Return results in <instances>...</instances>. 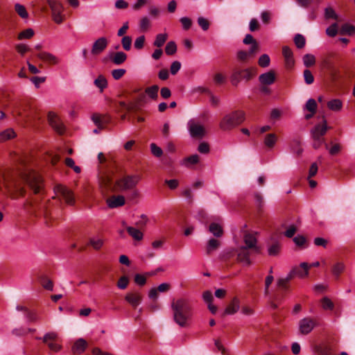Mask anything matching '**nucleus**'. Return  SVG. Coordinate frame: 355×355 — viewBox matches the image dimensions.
<instances>
[{"label": "nucleus", "mask_w": 355, "mask_h": 355, "mask_svg": "<svg viewBox=\"0 0 355 355\" xmlns=\"http://www.w3.org/2000/svg\"><path fill=\"white\" fill-rule=\"evenodd\" d=\"M270 59L268 54H263L258 60L259 65L261 67H267L270 65Z\"/></svg>", "instance_id": "a18cd8bd"}, {"label": "nucleus", "mask_w": 355, "mask_h": 355, "mask_svg": "<svg viewBox=\"0 0 355 355\" xmlns=\"http://www.w3.org/2000/svg\"><path fill=\"white\" fill-rule=\"evenodd\" d=\"M220 246V241L216 239H210L206 246L207 254H210L213 251L216 250Z\"/></svg>", "instance_id": "a878e982"}, {"label": "nucleus", "mask_w": 355, "mask_h": 355, "mask_svg": "<svg viewBox=\"0 0 355 355\" xmlns=\"http://www.w3.org/2000/svg\"><path fill=\"white\" fill-rule=\"evenodd\" d=\"M243 42L246 45L250 44V47L248 51H239L236 53V58L241 62H246L255 57L256 54L259 51V45L250 34H247L245 36Z\"/></svg>", "instance_id": "7ed1b4c3"}, {"label": "nucleus", "mask_w": 355, "mask_h": 355, "mask_svg": "<svg viewBox=\"0 0 355 355\" xmlns=\"http://www.w3.org/2000/svg\"><path fill=\"white\" fill-rule=\"evenodd\" d=\"M345 268V264L343 262H337L332 266V274L336 277V278H338L344 271Z\"/></svg>", "instance_id": "f704fd0d"}, {"label": "nucleus", "mask_w": 355, "mask_h": 355, "mask_svg": "<svg viewBox=\"0 0 355 355\" xmlns=\"http://www.w3.org/2000/svg\"><path fill=\"white\" fill-rule=\"evenodd\" d=\"M291 149L292 151L297 156H300L302 153L303 148L301 147V143L298 139H295L293 140Z\"/></svg>", "instance_id": "e433bc0d"}, {"label": "nucleus", "mask_w": 355, "mask_h": 355, "mask_svg": "<svg viewBox=\"0 0 355 355\" xmlns=\"http://www.w3.org/2000/svg\"><path fill=\"white\" fill-rule=\"evenodd\" d=\"M254 200H255V203H256L257 206L259 209L263 207V206L264 205V200H263V198L261 196V194L258 192H256L254 194Z\"/></svg>", "instance_id": "052dcab7"}, {"label": "nucleus", "mask_w": 355, "mask_h": 355, "mask_svg": "<svg viewBox=\"0 0 355 355\" xmlns=\"http://www.w3.org/2000/svg\"><path fill=\"white\" fill-rule=\"evenodd\" d=\"M135 282L139 286H144L146 282V277L144 275L136 274L135 276Z\"/></svg>", "instance_id": "338daca9"}, {"label": "nucleus", "mask_w": 355, "mask_h": 355, "mask_svg": "<svg viewBox=\"0 0 355 355\" xmlns=\"http://www.w3.org/2000/svg\"><path fill=\"white\" fill-rule=\"evenodd\" d=\"M305 109L312 113H315L317 110V103L313 98H309L305 105Z\"/></svg>", "instance_id": "37998d69"}, {"label": "nucleus", "mask_w": 355, "mask_h": 355, "mask_svg": "<svg viewBox=\"0 0 355 355\" xmlns=\"http://www.w3.org/2000/svg\"><path fill=\"white\" fill-rule=\"evenodd\" d=\"M94 85L98 87L102 92L107 86V83L105 78L103 76H98L94 80Z\"/></svg>", "instance_id": "58836bf2"}, {"label": "nucleus", "mask_w": 355, "mask_h": 355, "mask_svg": "<svg viewBox=\"0 0 355 355\" xmlns=\"http://www.w3.org/2000/svg\"><path fill=\"white\" fill-rule=\"evenodd\" d=\"M294 42L298 49H302L306 44L305 37L301 34H296L294 37Z\"/></svg>", "instance_id": "ea45409f"}, {"label": "nucleus", "mask_w": 355, "mask_h": 355, "mask_svg": "<svg viewBox=\"0 0 355 355\" xmlns=\"http://www.w3.org/2000/svg\"><path fill=\"white\" fill-rule=\"evenodd\" d=\"M243 241L247 249L252 250L255 253L259 254L261 252V248L257 244V240L254 234L246 232L243 236Z\"/></svg>", "instance_id": "9d476101"}, {"label": "nucleus", "mask_w": 355, "mask_h": 355, "mask_svg": "<svg viewBox=\"0 0 355 355\" xmlns=\"http://www.w3.org/2000/svg\"><path fill=\"white\" fill-rule=\"evenodd\" d=\"M108 207L113 209L125 205V200L123 196H112L107 200Z\"/></svg>", "instance_id": "f3484780"}, {"label": "nucleus", "mask_w": 355, "mask_h": 355, "mask_svg": "<svg viewBox=\"0 0 355 355\" xmlns=\"http://www.w3.org/2000/svg\"><path fill=\"white\" fill-rule=\"evenodd\" d=\"M338 33V25L336 23L329 26L326 30V33L329 37H334Z\"/></svg>", "instance_id": "5fc2aeb1"}, {"label": "nucleus", "mask_w": 355, "mask_h": 355, "mask_svg": "<svg viewBox=\"0 0 355 355\" xmlns=\"http://www.w3.org/2000/svg\"><path fill=\"white\" fill-rule=\"evenodd\" d=\"M177 46L175 42H168L165 47V52L167 55H171L176 53Z\"/></svg>", "instance_id": "79ce46f5"}, {"label": "nucleus", "mask_w": 355, "mask_h": 355, "mask_svg": "<svg viewBox=\"0 0 355 355\" xmlns=\"http://www.w3.org/2000/svg\"><path fill=\"white\" fill-rule=\"evenodd\" d=\"M145 42V37L144 35H141L138 37L134 43L135 48L137 49H141L144 47Z\"/></svg>", "instance_id": "0e129e2a"}, {"label": "nucleus", "mask_w": 355, "mask_h": 355, "mask_svg": "<svg viewBox=\"0 0 355 355\" xmlns=\"http://www.w3.org/2000/svg\"><path fill=\"white\" fill-rule=\"evenodd\" d=\"M240 309V301L238 297H234L230 304L224 311L223 315H233L236 313Z\"/></svg>", "instance_id": "aec40b11"}, {"label": "nucleus", "mask_w": 355, "mask_h": 355, "mask_svg": "<svg viewBox=\"0 0 355 355\" xmlns=\"http://www.w3.org/2000/svg\"><path fill=\"white\" fill-rule=\"evenodd\" d=\"M110 60L114 64L120 65L127 60V55L123 51H118L110 56Z\"/></svg>", "instance_id": "393cba45"}, {"label": "nucleus", "mask_w": 355, "mask_h": 355, "mask_svg": "<svg viewBox=\"0 0 355 355\" xmlns=\"http://www.w3.org/2000/svg\"><path fill=\"white\" fill-rule=\"evenodd\" d=\"M304 82L307 85H311L314 82V77L309 69H305L303 72Z\"/></svg>", "instance_id": "49530a36"}, {"label": "nucleus", "mask_w": 355, "mask_h": 355, "mask_svg": "<svg viewBox=\"0 0 355 355\" xmlns=\"http://www.w3.org/2000/svg\"><path fill=\"white\" fill-rule=\"evenodd\" d=\"M47 3L50 6L52 12H62L63 8L60 2L58 0H47Z\"/></svg>", "instance_id": "72a5a7b5"}, {"label": "nucleus", "mask_w": 355, "mask_h": 355, "mask_svg": "<svg viewBox=\"0 0 355 355\" xmlns=\"http://www.w3.org/2000/svg\"><path fill=\"white\" fill-rule=\"evenodd\" d=\"M324 15L326 19H337V15L336 14L334 9L331 7L325 8Z\"/></svg>", "instance_id": "680f3d73"}, {"label": "nucleus", "mask_w": 355, "mask_h": 355, "mask_svg": "<svg viewBox=\"0 0 355 355\" xmlns=\"http://www.w3.org/2000/svg\"><path fill=\"white\" fill-rule=\"evenodd\" d=\"M125 69H116L112 71V76L114 79L119 80L125 73Z\"/></svg>", "instance_id": "bf43d9fd"}, {"label": "nucleus", "mask_w": 355, "mask_h": 355, "mask_svg": "<svg viewBox=\"0 0 355 355\" xmlns=\"http://www.w3.org/2000/svg\"><path fill=\"white\" fill-rule=\"evenodd\" d=\"M171 309L175 322L181 327H187L192 315L191 307L188 300L181 298L173 301Z\"/></svg>", "instance_id": "f03ea898"}, {"label": "nucleus", "mask_w": 355, "mask_h": 355, "mask_svg": "<svg viewBox=\"0 0 355 355\" xmlns=\"http://www.w3.org/2000/svg\"><path fill=\"white\" fill-rule=\"evenodd\" d=\"M355 32V28L352 26V25H349V24H344L343 26H342L341 27V29H340V34L342 35H352Z\"/></svg>", "instance_id": "c03bdc74"}, {"label": "nucleus", "mask_w": 355, "mask_h": 355, "mask_svg": "<svg viewBox=\"0 0 355 355\" xmlns=\"http://www.w3.org/2000/svg\"><path fill=\"white\" fill-rule=\"evenodd\" d=\"M21 182L27 184L34 193H39L42 188V180L40 175L33 171H26L21 174L20 180L13 183L15 193L19 196L25 194Z\"/></svg>", "instance_id": "f257e3e1"}, {"label": "nucleus", "mask_w": 355, "mask_h": 355, "mask_svg": "<svg viewBox=\"0 0 355 355\" xmlns=\"http://www.w3.org/2000/svg\"><path fill=\"white\" fill-rule=\"evenodd\" d=\"M315 326V320L310 317H305L298 322L299 331L302 335H307L311 333Z\"/></svg>", "instance_id": "6e6552de"}, {"label": "nucleus", "mask_w": 355, "mask_h": 355, "mask_svg": "<svg viewBox=\"0 0 355 355\" xmlns=\"http://www.w3.org/2000/svg\"><path fill=\"white\" fill-rule=\"evenodd\" d=\"M188 125L189 133L192 137L202 138L205 135V130L202 125L190 121Z\"/></svg>", "instance_id": "9b49d317"}, {"label": "nucleus", "mask_w": 355, "mask_h": 355, "mask_svg": "<svg viewBox=\"0 0 355 355\" xmlns=\"http://www.w3.org/2000/svg\"><path fill=\"white\" fill-rule=\"evenodd\" d=\"M282 53L285 58L286 64L288 67H291L294 64L293 53L292 50L287 46L282 49Z\"/></svg>", "instance_id": "5701e85b"}, {"label": "nucleus", "mask_w": 355, "mask_h": 355, "mask_svg": "<svg viewBox=\"0 0 355 355\" xmlns=\"http://www.w3.org/2000/svg\"><path fill=\"white\" fill-rule=\"evenodd\" d=\"M249 249L245 247H240L237 251V260L245 266H250L251 261L250 259Z\"/></svg>", "instance_id": "4468645a"}, {"label": "nucleus", "mask_w": 355, "mask_h": 355, "mask_svg": "<svg viewBox=\"0 0 355 355\" xmlns=\"http://www.w3.org/2000/svg\"><path fill=\"white\" fill-rule=\"evenodd\" d=\"M343 103L340 99H333L327 103V107L332 111H340L342 109Z\"/></svg>", "instance_id": "473e14b6"}, {"label": "nucleus", "mask_w": 355, "mask_h": 355, "mask_svg": "<svg viewBox=\"0 0 355 355\" xmlns=\"http://www.w3.org/2000/svg\"><path fill=\"white\" fill-rule=\"evenodd\" d=\"M87 343L83 338L78 339L72 347V352L73 354H80L85 352L87 348Z\"/></svg>", "instance_id": "4be33fe9"}, {"label": "nucleus", "mask_w": 355, "mask_h": 355, "mask_svg": "<svg viewBox=\"0 0 355 355\" xmlns=\"http://www.w3.org/2000/svg\"><path fill=\"white\" fill-rule=\"evenodd\" d=\"M151 153L157 157H159L162 155L163 151L161 148L157 146L155 144L153 143L150 144Z\"/></svg>", "instance_id": "13d9d810"}, {"label": "nucleus", "mask_w": 355, "mask_h": 355, "mask_svg": "<svg viewBox=\"0 0 355 355\" xmlns=\"http://www.w3.org/2000/svg\"><path fill=\"white\" fill-rule=\"evenodd\" d=\"M126 230L129 235L132 236L135 240L141 241L143 239L144 234L139 230L133 227L127 226Z\"/></svg>", "instance_id": "cd10ccee"}, {"label": "nucleus", "mask_w": 355, "mask_h": 355, "mask_svg": "<svg viewBox=\"0 0 355 355\" xmlns=\"http://www.w3.org/2000/svg\"><path fill=\"white\" fill-rule=\"evenodd\" d=\"M92 121L98 128V129H104L105 125L110 122V116L107 114H101L94 113L91 116Z\"/></svg>", "instance_id": "f8f14e48"}, {"label": "nucleus", "mask_w": 355, "mask_h": 355, "mask_svg": "<svg viewBox=\"0 0 355 355\" xmlns=\"http://www.w3.org/2000/svg\"><path fill=\"white\" fill-rule=\"evenodd\" d=\"M54 192L58 197H62L68 205H73L74 198L71 190L62 184H57L54 187Z\"/></svg>", "instance_id": "0eeeda50"}, {"label": "nucleus", "mask_w": 355, "mask_h": 355, "mask_svg": "<svg viewBox=\"0 0 355 355\" xmlns=\"http://www.w3.org/2000/svg\"><path fill=\"white\" fill-rule=\"evenodd\" d=\"M37 57L49 64H56L59 62V59L55 55L49 52L41 51L37 54Z\"/></svg>", "instance_id": "a211bd4d"}, {"label": "nucleus", "mask_w": 355, "mask_h": 355, "mask_svg": "<svg viewBox=\"0 0 355 355\" xmlns=\"http://www.w3.org/2000/svg\"><path fill=\"white\" fill-rule=\"evenodd\" d=\"M125 300L132 306L137 307L141 302L142 296L139 292H132L126 294Z\"/></svg>", "instance_id": "dca6fc26"}, {"label": "nucleus", "mask_w": 355, "mask_h": 355, "mask_svg": "<svg viewBox=\"0 0 355 355\" xmlns=\"http://www.w3.org/2000/svg\"><path fill=\"white\" fill-rule=\"evenodd\" d=\"M302 60H303L304 65L306 67H310L314 65L315 63V58L312 54H309V53L305 54L303 56Z\"/></svg>", "instance_id": "4c0bfd02"}, {"label": "nucleus", "mask_w": 355, "mask_h": 355, "mask_svg": "<svg viewBox=\"0 0 355 355\" xmlns=\"http://www.w3.org/2000/svg\"><path fill=\"white\" fill-rule=\"evenodd\" d=\"M277 141V137L274 133H269L265 135L263 139L264 145L268 148H272Z\"/></svg>", "instance_id": "bb28decb"}, {"label": "nucleus", "mask_w": 355, "mask_h": 355, "mask_svg": "<svg viewBox=\"0 0 355 355\" xmlns=\"http://www.w3.org/2000/svg\"><path fill=\"white\" fill-rule=\"evenodd\" d=\"M104 243V241L99 237H91L89 240V245H91L94 250H100Z\"/></svg>", "instance_id": "7c9ffc66"}, {"label": "nucleus", "mask_w": 355, "mask_h": 355, "mask_svg": "<svg viewBox=\"0 0 355 355\" xmlns=\"http://www.w3.org/2000/svg\"><path fill=\"white\" fill-rule=\"evenodd\" d=\"M245 119V114L242 111H234L227 114L221 119L219 126L224 131L230 130L241 124Z\"/></svg>", "instance_id": "20e7f679"}, {"label": "nucleus", "mask_w": 355, "mask_h": 355, "mask_svg": "<svg viewBox=\"0 0 355 355\" xmlns=\"http://www.w3.org/2000/svg\"><path fill=\"white\" fill-rule=\"evenodd\" d=\"M321 302H322V306L324 309L332 310L334 309V303L331 302V300L329 298L324 297L322 299Z\"/></svg>", "instance_id": "3c124183"}, {"label": "nucleus", "mask_w": 355, "mask_h": 355, "mask_svg": "<svg viewBox=\"0 0 355 355\" xmlns=\"http://www.w3.org/2000/svg\"><path fill=\"white\" fill-rule=\"evenodd\" d=\"M184 164L187 165V163L191 164H197L199 162V156L197 154L192 155L184 159Z\"/></svg>", "instance_id": "69168bd1"}, {"label": "nucleus", "mask_w": 355, "mask_h": 355, "mask_svg": "<svg viewBox=\"0 0 355 355\" xmlns=\"http://www.w3.org/2000/svg\"><path fill=\"white\" fill-rule=\"evenodd\" d=\"M15 137L16 134L12 128H8L5 130L0 131V142L6 141Z\"/></svg>", "instance_id": "c85d7f7f"}, {"label": "nucleus", "mask_w": 355, "mask_h": 355, "mask_svg": "<svg viewBox=\"0 0 355 355\" xmlns=\"http://www.w3.org/2000/svg\"><path fill=\"white\" fill-rule=\"evenodd\" d=\"M280 250V245L278 243L272 244L268 249V252L270 256H276Z\"/></svg>", "instance_id": "8fccbe9b"}, {"label": "nucleus", "mask_w": 355, "mask_h": 355, "mask_svg": "<svg viewBox=\"0 0 355 355\" xmlns=\"http://www.w3.org/2000/svg\"><path fill=\"white\" fill-rule=\"evenodd\" d=\"M129 283V279L126 276L121 277L118 282H117V287L119 289H125L128 285Z\"/></svg>", "instance_id": "603ef678"}, {"label": "nucleus", "mask_w": 355, "mask_h": 355, "mask_svg": "<svg viewBox=\"0 0 355 355\" xmlns=\"http://www.w3.org/2000/svg\"><path fill=\"white\" fill-rule=\"evenodd\" d=\"M198 24L202 28L203 31H207L209 27V22L207 19L203 17H199L198 18Z\"/></svg>", "instance_id": "6e6d98bb"}, {"label": "nucleus", "mask_w": 355, "mask_h": 355, "mask_svg": "<svg viewBox=\"0 0 355 355\" xmlns=\"http://www.w3.org/2000/svg\"><path fill=\"white\" fill-rule=\"evenodd\" d=\"M181 68V63L179 61H174L172 62L171 67H170V71L172 75H175L180 69Z\"/></svg>", "instance_id": "e2e57ef3"}, {"label": "nucleus", "mask_w": 355, "mask_h": 355, "mask_svg": "<svg viewBox=\"0 0 355 355\" xmlns=\"http://www.w3.org/2000/svg\"><path fill=\"white\" fill-rule=\"evenodd\" d=\"M107 45V39L105 37H101L93 43L90 53L94 56L99 55L106 49Z\"/></svg>", "instance_id": "1a4fd4ad"}, {"label": "nucleus", "mask_w": 355, "mask_h": 355, "mask_svg": "<svg viewBox=\"0 0 355 355\" xmlns=\"http://www.w3.org/2000/svg\"><path fill=\"white\" fill-rule=\"evenodd\" d=\"M141 180L139 175H126L116 181L115 186L120 191H127L134 189Z\"/></svg>", "instance_id": "423d86ee"}, {"label": "nucleus", "mask_w": 355, "mask_h": 355, "mask_svg": "<svg viewBox=\"0 0 355 355\" xmlns=\"http://www.w3.org/2000/svg\"><path fill=\"white\" fill-rule=\"evenodd\" d=\"M180 21L182 25V28L184 30H189L192 25L191 19L187 17H181Z\"/></svg>", "instance_id": "864d4df0"}, {"label": "nucleus", "mask_w": 355, "mask_h": 355, "mask_svg": "<svg viewBox=\"0 0 355 355\" xmlns=\"http://www.w3.org/2000/svg\"><path fill=\"white\" fill-rule=\"evenodd\" d=\"M259 80L261 85H270L275 81V73L273 71H269L261 74Z\"/></svg>", "instance_id": "6ab92c4d"}, {"label": "nucleus", "mask_w": 355, "mask_h": 355, "mask_svg": "<svg viewBox=\"0 0 355 355\" xmlns=\"http://www.w3.org/2000/svg\"><path fill=\"white\" fill-rule=\"evenodd\" d=\"M309 266L307 263L302 262L299 267H295L292 270L294 272L295 277L297 276L300 278H304L309 275Z\"/></svg>", "instance_id": "412c9836"}, {"label": "nucleus", "mask_w": 355, "mask_h": 355, "mask_svg": "<svg viewBox=\"0 0 355 355\" xmlns=\"http://www.w3.org/2000/svg\"><path fill=\"white\" fill-rule=\"evenodd\" d=\"M51 126L59 134L64 132V125L60 118L54 113L50 112L48 116Z\"/></svg>", "instance_id": "ddd939ff"}, {"label": "nucleus", "mask_w": 355, "mask_h": 355, "mask_svg": "<svg viewBox=\"0 0 355 355\" xmlns=\"http://www.w3.org/2000/svg\"><path fill=\"white\" fill-rule=\"evenodd\" d=\"M257 74V68L249 67L246 69L235 68L233 69L230 76V81L232 85L237 86L243 80L249 81Z\"/></svg>", "instance_id": "39448f33"}, {"label": "nucleus", "mask_w": 355, "mask_h": 355, "mask_svg": "<svg viewBox=\"0 0 355 355\" xmlns=\"http://www.w3.org/2000/svg\"><path fill=\"white\" fill-rule=\"evenodd\" d=\"M324 123L322 125H316L314 128L312 129L311 133L313 139H322V137L325 135L327 126V121L324 120Z\"/></svg>", "instance_id": "2eb2a0df"}, {"label": "nucleus", "mask_w": 355, "mask_h": 355, "mask_svg": "<svg viewBox=\"0 0 355 355\" xmlns=\"http://www.w3.org/2000/svg\"><path fill=\"white\" fill-rule=\"evenodd\" d=\"M209 231L216 238L222 237L224 234L222 226L216 223H211L209 225Z\"/></svg>", "instance_id": "b1692460"}, {"label": "nucleus", "mask_w": 355, "mask_h": 355, "mask_svg": "<svg viewBox=\"0 0 355 355\" xmlns=\"http://www.w3.org/2000/svg\"><path fill=\"white\" fill-rule=\"evenodd\" d=\"M40 281L42 287L44 289L51 291L53 290V282L50 279H49L46 275H41L40 277Z\"/></svg>", "instance_id": "c756f323"}, {"label": "nucleus", "mask_w": 355, "mask_h": 355, "mask_svg": "<svg viewBox=\"0 0 355 355\" xmlns=\"http://www.w3.org/2000/svg\"><path fill=\"white\" fill-rule=\"evenodd\" d=\"M121 44L124 50L129 51L131 49L132 38L130 36H123L121 39Z\"/></svg>", "instance_id": "09e8293b"}, {"label": "nucleus", "mask_w": 355, "mask_h": 355, "mask_svg": "<svg viewBox=\"0 0 355 355\" xmlns=\"http://www.w3.org/2000/svg\"><path fill=\"white\" fill-rule=\"evenodd\" d=\"M259 24L257 19L253 18L250 21L249 29L251 32L258 31L259 29Z\"/></svg>", "instance_id": "774afa93"}, {"label": "nucleus", "mask_w": 355, "mask_h": 355, "mask_svg": "<svg viewBox=\"0 0 355 355\" xmlns=\"http://www.w3.org/2000/svg\"><path fill=\"white\" fill-rule=\"evenodd\" d=\"M57 336L58 335L55 332H49L44 336L42 340L44 343H48L55 340L57 338Z\"/></svg>", "instance_id": "4d7b16f0"}, {"label": "nucleus", "mask_w": 355, "mask_h": 355, "mask_svg": "<svg viewBox=\"0 0 355 355\" xmlns=\"http://www.w3.org/2000/svg\"><path fill=\"white\" fill-rule=\"evenodd\" d=\"M34 35V31L32 28H27L21 32L18 35L19 40L29 39Z\"/></svg>", "instance_id": "de8ad7c7"}, {"label": "nucleus", "mask_w": 355, "mask_h": 355, "mask_svg": "<svg viewBox=\"0 0 355 355\" xmlns=\"http://www.w3.org/2000/svg\"><path fill=\"white\" fill-rule=\"evenodd\" d=\"M158 85H154L151 87H147L145 92L151 99L156 101L158 98Z\"/></svg>", "instance_id": "2f4dec72"}, {"label": "nucleus", "mask_w": 355, "mask_h": 355, "mask_svg": "<svg viewBox=\"0 0 355 355\" xmlns=\"http://www.w3.org/2000/svg\"><path fill=\"white\" fill-rule=\"evenodd\" d=\"M15 11L17 14L23 19H26L28 17V14L26 10V8L19 3H16L15 6Z\"/></svg>", "instance_id": "a19ab883"}, {"label": "nucleus", "mask_w": 355, "mask_h": 355, "mask_svg": "<svg viewBox=\"0 0 355 355\" xmlns=\"http://www.w3.org/2000/svg\"><path fill=\"white\" fill-rule=\"evenodd\" d=\"M167 37L168 35L166 33H159L157 35L156 38L153 42V45L160 48L166 42Z\"/></svg>", "instance_id": "c9c22d12"}]
</instances>
